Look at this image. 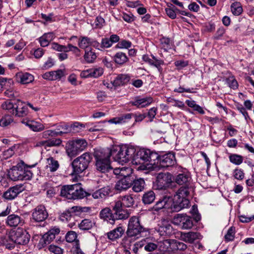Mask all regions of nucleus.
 <instances>
[{"instance_id":"dca6fc26","label":"nucleus","mask_w":254,"mask_h":254,"mask_svg":"<svg viewBox=\"0 0 254 254\" xmlns=\"http://www.w3.org/2000/svg\"><path fill=\"white\" fill-rule=\"evenodd\" d=\"M24 188L22 185H15L9 188L3 194L2 197L6 200H13L22 192Z\"/></svg>"},{"instance_id":"39448f33","label":"nucleus","mask_w":254,"mask_h":254,"mask_svg":"<svg viewBox=\"0 0 254 254\" xmlns=\"http://www.w3.org/2000/svg\"><path fill=\"white\" fill-rule=\"evenodd\" d=\"M39 136L41 138L44 139L37 142L36 146L43 147L45 149L49 147L59 146L62 142L60 138H56L54 137L57 136L56 135V130L48 129L44 130L40 134Z\"/></svg>"},{"instance_id":"423d86ee","label":"nucleus","mask_w":254,"mask_h":254,"mask_svg":"<svg viewBox=\"0 0 254 254\" xmlns=\"http://www.w3.org/2000/svg\"><path fill=\"white\" fill-rule=\"evenodd\" d=\"M92 159V155L88 152H85L75 159L71 163L73 175H77L85 171Z\"/></svg>"},{"instance_id":"2f4dec72","label":"nucleus","mask_w":254,"mask_h":254,"mask_svg":"<svg viewBox=\"0 0 254 254\" xmlns=\"http://www.w3.org/2000/svg\"><path fill=\"white\" fill-rule=\"evenodd\" d=\"M173 239H166L158 243L159 250L163 252H171L173 251Z\"/></svg>"},{"instance_id":"4d7b16f0","label":"nucleus","mask_w":254,"mask_h":254,"mask_svg":"<svg viewBox=\"0 0 254 254\" xmlns=\"http://www.w3.org/2000/svg\"><path fill=\"white\" fill-rule=\"evenodd\" d=\"M226 83L228 86L233 89H236L238 87V83L234 76L227 78Z\"/></svg>"},{"instance_id":"a18cd8bd","label":"nucleus","mask_w":254,"mask_h":254,"mask_svg":"<svg viewBox=\"0 0 254 254\" xmlns=\"http://www.w3.org/2000/svg\"><path fill=\"white\" fill-rule=\"evenodd\" d=\"M94 225V223L88 219L82 220L78 224L79 228L83 230H89L92 228Z\"/></svg>"},{"instance_id":"7c9ffc66","label":"nucleus","mask_w":254,"mask_h":254,"mask_svg":"<svg viewBox=\"0 0 254 254\" xmlns=\"http://www.w3.org/2000/svg\"><path fill=\"white\" fill-rule=\"evenodd\" d=\"M171 202V198L166 196L164 197L162 199H160L153 206V209L155 211H158L163 208L170 209V203Z\"/></svg>"},{"instance_id":"cd10ccee","label":"nucleus","mask_w":254,"mask_h":254,"mask_svg":"<svg viewBox=\"0 0 254 254\" xmlns=\"http://www.w3.org/2000/svg\"><path fill=\"white\" fill-rule=\"evenodd\" d=\"M15 112L14 116L17 117H24L28 115L29 110L28 105L19 100L17 101V105L15 107Z\"/></svg>"},{"instance_id":"c85d7f7f","label":"nucleus","mask_w":254,"mask_h":254,"mask_svg":"<svg viewBox=\"0 0 254 254\" xmlns=\"http://www.w3.org/2000/svg\"><path fill=\"white\" fill-rule=\"evenodd\" d=\"M109 186L103 187L94 191L92 195L94 199H103L107 197L111 193Z\"/></svg>"},{"instance_id":"aec40b11","label":"nucleus","mask_w":254,"mask_h":254,"mask_svg":"<svg viewBox=\"0 0 254 254\" xmlns=\"http://www.w3.org/2000/svg\"><path fill=\"white\" fill-rule=\"evenodd\" d=\"M21 123L29 127V128L35 132H40L45 129V126L40 122L34 120H29L23 119Z\"/></svg>"},{"instance_id":"bb28decb","label":"nucleus","mask_w":254,"mask_h":254,"mask_svg":"<svg viewBox=\"0 0 254 254\" xmlns=\"http://www.w3.org/2000/svg\"><path fill=\"white\" fill-rule=\"evenodd\" d=\"M15 78L18 82L23 84H28L34 80V76L28 72H18L15 75Z\"/></svg>"},{"instance_id":"6ab92c4d","label":"nucleus","mask_w":254,"mask_h":254,"mask_svg":"<svg viewBox=\"0 0 254 254\" xmlns=\"http://www.w3.org/2000/svg\"><path fill=\"white\" fill-rule=\"evenodd\" d=\"M201 237L199 233L193 231L181 232L180 234V238L182 241L190 244L193 243L197 239H200Z\"/></svg>"},{"instance_id":"72a5a7b5","label":"nucleus","mask_w":254,"mask_h":254,"mask_svg":"<svg viewBox=\"0 0 254 254\" xmlns=\"http://www.w3.org/2000/svg\"><path fill=\"white\" fill-rule=\"evenodd\" d=\"M130 80V76L128 74H121L114 79V83L116 88L127 84Z\"/></svg>"},{"instance_id":"a211bd4d","label":"nucleus","mask_w":254,"mask_h":254,"mask_svg":"<svg viewBox=\"0 0 254 254\" xmlns=\"http://www.w3.org/2000/svg\"><path fill=\"white\" fill-rule=\"evenodd\" d=\"M191 180V177L189 172L186 169H183L181 173L177 175L174 180L179 185L188 186V183Z\"/></svg>"},{"instance_id":"6e6d98bb","label":"nucleus","mask_w":254,"mask_h":254,"mask_svg":"<svg viewBox=\"0 0 254 254\" xmlns=\"http://www.w3.org/2000/svg\"><path fill=\"white\" fill-rule=\"evenodd\" d=\"M233 177L238 180H243L245 177V173L243 170L240 168H236L233 173Z\"/></svg>"},{"instance_id":"f8f14e48","label":"nucleus","mask_w":254,"mask_h":254,"mask_svg":"<svg viewBox=\"0 0 254 254\" xmlns=\"http://www.w3.org/2000/svg\"><path fill=\"white\" fill-rule=\"evenodd\" d=\"M172 222L176 225L180 226L182 229H190L193 225L192 218L184 214H177L174 217Z\"/></svg>"},{"instance_id":"4468645a","label":"nucleus","mask_w":254,"mask_h":254,"mask_svg":"<svg viewBox=\"0 0 254 254\" xmlns=\"http://www.w3.org/2000/svg\"><path fill=\"white\" fill-rule=\"evenodd\" d=\"M171 203L170 209L174 212H179L190 205V201L188 198L179 197L177 195L174 196Z\"/></svg>"},{"instance_id":"c756f323","label":"nucleus","mask_w":254,"mask_h":254,"mask_svg":"<svg viewBox=\"0 0 254 254\" xmlns=\"http://www.w3.org/2000/svg\"><path fill=\"white\" fill-rule=\"evenodd\" d=\"M64 76V72L62 70L51 71L46 72L43 74L42 77L45 79L49 80H56L60 79Z\"/></svg>"},{"instance_id":"13d9d810","label":"nucleus","mask_w":254,"mask_h":254,"mask_svg":"<svg viewBox=\"0 0 254 254\" xmlns=\"http://www.w3.org/2000/svg\"><path fill=\"white\" fill-rule=\"evenodd\" d=\"M76 238L77 234L73 231L68 232L65 235L66 241L68 243L78 241V240H76Z\"/></svg>"},{"instance_id":"ddd939ff","label":"nucleus","mask_w":254,"mask_h":254,"mask_svg":"<svg viewBox=\"0 0 254 254\" xmlns=\"http://www.w3.org/2000/svg\"><path fill=\"white\" fill-rule=\"evenodd\" d=\"M172 182V176L170 173H159L157 176L154 186L157 190H165L170 186Z\"/></svg>"},{"instance_id":"c03bdc74","label":"nucleus","mask_w":254,"mask_h":254,"mask_svg":"<svg viewBox=\"0 0 254 254\" xmlns=\"http://www.w3.org/2000/svg\"><path fill=\"white\" fill-rule=\"evenodd\" d=\"M114 59L115 63L119 64H123L126 63L128 60V58L126 54L123 52L117 53L114 56Z\"/></svg>"},{"instance_id":"1a4fd4ad","label":"nucleus","mask_w":254,"mask_h":254,"mask_svg":"<svg viewBox=\"0 0 254 254\" xmlns=\"http://www.w3.org/2000/svg\"><path fill=\"white\" fill-rule=\"evenodd\" d=\"M30 237V235L22 228L10 231L8 234V238L10 240L15 244L21 245L27 244Z\"/></svg>"},{"instance_id":"7ed1b4c3","label":"nucleus","mask_w":254,"mask_h":254,"mask_svg":"<svg viewBox=\"0 0 254 254\" xmlns=\"http://www.w3.org/2000/svg\"><path fill=\"white\" fill-rule=\"evenodd\" d=\"M35 165L26 166L23 161H21L16 166H13L8 172V176L12 181L30 180L33 174L28 169L29 167H34Z\"/></svg>"},{"instance_id":"ea45409f","label":"nucleus","mask_w":254,"mask_h":254,"mask_svg":"<svg viewBox=\"0 0 254 254\" xmlns=\"http://www.w3.org/2000/svg\"><path fill=\"white\" fill-rule=\"evenodd\" d=\"M17 105V101L13 103L9 101H6L1 104V108L5 110H7L9 113L14 115L15 109Z\"/></svg>"},{"instance_id":"69168bd1","label":"nucleus","mask_w":254,"mask_h":254,"mask_svg":"<svg viewBox=\"0 0 254 254\" xmlns=\"http://www.w3.org/2000/svg\"><path fill=\"white\" fill-rule=\"evenodd\" d=\"M71 209L73 212H76L77 215H80V212H86L90 210L88 207L73 206Z\"/></svg>"},{"instance_id":"f3484780","label":"nucleus","mask_w":254,"mask_h":254,"mask_svg":"<svg viewBox=\"0 0 254 254\" xmlns=\"http://www.w3.org/2000/svg\"><path fill=\"white\" fill-rule=\"evenodd\" d=\"M123 207L121 206L120 203H115L113 206L115 221L116 220L126 219L129 217V213L128 211L123 209Z\"/></svg>"},{"instance_id":"3c124183","label":"nucleus","mask_w":254,"mask_h":254,"mask_svg":"<svg viewBox=\"0 0 254 254\" xmlns=\"http://www.w3.org/2000/svg\"><path fill=\"white\" fill-rule=\"evenodd\" d=\"M51 235L48 233L45 234L42 238L39 241V245H41L42 247H44L45 245L49 244L55 238L53 236H50Z\"/></svg>"},{"instance_id":"37998d69","label":"nucleus","mask_w":254,"mask_h":254,"mask_svg":"<svg viewBox=\"0 0 254 254\" xmlns=\"http://www.w3.org/2000/svg\"><path fill=\"white\" fill-rule=\"evenodd\" d=\"M155 198L154 191L152 190L145 192L142 196V202L145 204H149L153 202Z\"/></svg>"},{"instance_id":"473e14b6","label":"nucleus","mask_w":254,"mask_h":254,"mask_svg":"<svg viewBox=\"0 0 254 254\" xmlns=\"http://www.w3.org/2000/svg\"><path fill=\"white\" fill-rule=\"evenodd\" d=\"M76 143H74L73 141L69 142L66 145V152L68 156L70 157L77 155L80 152L78 149L79 147Z\"/></svg>"},{"instance_id":"4c0bfd02","label":"nucleus","mask_w":254,"mask_h":254,"mask_svg":"<svg viewBox=\"0 0 254 254\" xmlns=\"http://www.w3.org/2000/svg\"><path fill=\"white\" fill-rule=\"evenodd\" d=\"M160 42L162 48L166 51L171 49L174 46L173 39L166 37H163L160 39Z\"/></svg>"},{"instance_id":"5fc2aeb1","label":"nucleus","mask_w":254,"mask_h":254,"mask_svg":"<svg viewBox=\"0 0 254 254\" xmlns=\"http://www.w3.org/2000/svg\"><path fill=\"white\" fill-rule=\"evenodd\" d=\"M235 228L234 227H231L226 234L225 236V241L226 242L232 241L235 238Z\"/></svg>"},{"instance_id":"e2e57ef3","label":"nucleus","mask_w":254,"mask_h":254,"mask_svg":"<svg viewBox=\"0 0 254 254\" xmlns=\"http://www.w3.org/2000/svg\"><path fill=\"white\" fill-rule=\"evenodd\" d=\"M153 64H151V65H153L156 67L157 68L158 71L161 73L162 71V68L161 66V65L164 64V61L162 60L156 59L154 56H153Z\"/></svg>"},{"instance_id":"a878e982","label":"nucleus","mask_w":254,"mask_h":254,"mask_svg":"<svg viewBox=\"0 0 254 254\" xmlns=\"http://www.w3.org/2000/svg\"><path fill=\"white\" fill-rule=\"evenodd\" d=\"M153 102V99L151 97L141 98L137 97L133 101L131 102L133 106H136L138 108H144L148 106Z\"/></svg>"},{"instance_id":"b1692460","label":"nucleus","mask_w":254,"mask_h":254,"mask_svg":"<svg viewBox=\"0 0 254 254\" xmlns=\"http://www.w3.org/2000/svg\"><path fill=\"white\" fill-rule=\"evenodd\" d=\"M132 184V180L130 177L123 178L116 184L115 189L119 191L126 190L128 189Z\"/></svg>"},{"instance_id":"774afa93","label":"nucleus","mask_w":254,"mask_h":254,"mask_svg":"<svg viewBox=\"0 0 254 254\" xmlns=\"http://www.w3.org/2000/svg\"><path fill=\"white\" fill-rule=\"evenodd\" d=\"M143 245H144V250L146 251L149 252H151L155 250L158 247V245H157L156 243L152 242H148L146 244Z\"/></svg>"},{"instance_id":"603ef678","label":"nucleus","mask_w":254,"mask_h":254,"mask_svg":"<svg viewBox=\"0 0 254 254\" xmlns=\"http://www.w3.org/2000/svg\"><path fill=\"white\" fill-rule=\"evenodd\" d=\"M173 251L176 250L184 251L187 248V246L183 242L173 239Z\"/></svg>"},{"instance_id":"680f3d73","label":"nucleus","mask_w":254,"mask_h":254,"mask_svg":"<svg viewBox=\"0 0 254 254\" xmlns=\"http://www.w3.org/2000/svg\"><path fill=\"white\" fill-rule=\"evenodd\" d=\"M91 77L97 78L103 73L102 68H90Z\"/></svg>"},{"instance_id":"bf43d9fd","label":"nucleus","mask_w":254,"mask_h":254,"mask_svg":"<svg viewBox=\"0 0 254 254\" xmlns=\"http://www.w3.org/2000/svg\"><path fill=\"white\" fill-rule=\"evenodd\" d=\"M13 121L11 117L9 115H5L0 120V126L6 127L9 125Z\"/></svg>"},{"instance_id":"0eeeda50","label":"nucleus","mask_w":254,"mask_h":254,"mask_svg":"<svg viewBox=\"0 0 254 254\" xmlns=\"http://www.w3.org/2000/svg\"><path fill=\"white\" fill-rule=\"evenodd\" d=\"M84 191L80 184L65 185L62 187L61 195L68 199H81L84 196Z\"/></svg>"},{"instance_id":"2eb2a0df","label":"nucleus","mask_w":254,"mask_h":254,"mask_svg":"<svg viewBox=\"0 0 254 254\" xmlns=\"http://www.w3.org/2000/svg\"><path fill=\"white\" fill-rule=\"evenodd\" d=\"M48 217V213L43 205H40L35 207L32 211L31 220L36 222L44 221Z\"/></svg>"},{"instance_id":"6e6552de","label":"nucleus","mask_w":254,"mask_h":254,"mask_svg":"<svg viewBox=\"0 0 254 254\" xmlns=\"http://www.w3.org/2000/svg\"><path fill=\"white\" fill-rule=\"evenodd\" d=\"M11 211L10 205H7L5 208L0 212V217L8 216L5 223L11 227H16L18 226H22L24 224V220L20 216L15 214H10Z\"/></svg>"},{"instance_id":"f704fd0d","label":"nucleus","mask_w":254,"mask_h":254,"mask_svg":"<svg viewBox=\"0 0 254 254\" xmlns=\"http://www.w3.org/2000/svg\"><path fill=\"white\" fill-rule=\"evenodd\" d=\"M133 116V114L128 113L122 115V116L114 118L109 121V122L112 124H124L128 122Z\"/></svg>"},{"instance_id":"338daca9","label":"nucleus","mask_w":254,"mask_h":254,"mask_svg":"<svg viewBox=\"0 0 254 254\" xmlns=\"http://www.w3.org/2000/svg\"><path fill=\"white\" fill-rule=\"evenodd\" d=\"M131 42L125 40L120 41L117 46L120 49H128L131 46Z\"/></svg>"},{"instance_id":"412c9836","label":"nucleus","mask_w":254,"mask_h":254,"mask_svg":"<svg viewBox=\"0 0 254 254\" xmlns=\"http://www.w3.org/2000/svg\"><path fill=\"white\" fill-rule=\"evenodd\" d=\"M159 225L158 232L161 235L169 236L173 233V227L169 221L162 220Z\"/></svg>"},{"instance_id":"0e129e2a","label":"nucleus","mask_w":254,"mask_h":254,"mask_svg":"<svg viewBox=\"0 0 254 254\" xmlns=\"http://www.w3.org/2000/svg\"><path fill=\"white\" fill-rule=\"evenodd\" d=\"M72 217L71 212L66 210L60 215V219L63 222H66L70 220Z\"/></svg>"},{"instance_id":"a19ab883","label":"nucleus","mask_w":254,"mask_h":254,"mask_svg":"<svg viewBox=\"0 0 254 254\" xmlns=\"http://www.w3.org/2000/svg\"><path fill=\"white\" fill-rule=\"evenodd\" d=\"M132 190L134 191L138 192L141 191L144 188L145 182L143 179L139 178L132 182Z\"/></svg>"},{"instance_id":"58836bf2","label":"nucleus","mask_w":254,"mask_h":254,"mask_svg":"<svg viewBox=\"0 0 254 254\" xmlns=\"http://www.w3.org/2000/svg\"><path fill=\"white\" fill-rule=\"evenodd\" d=\"M92 125V123H91L82 124L79 122H75L69 126V127H71V132H78L81 131L83 128L89 127Z\"/></svg>"},{"instance_id":"09e8293b","label":"nucleus","mask_w":254,"mask_h":254,"mask_svg":"<svg viewBox=\"0 0 254 254\" xmlns=\"http://www.w3.org/2000/svg\"><path fill=\"white\" fill-rule=\"evenodd\" d=\"M97 58L96 53L91 50H86L85 52L84 59L87 63H92Z\"/></svg>"},{"instance_id":"e433bc0d","label":"nucleus","mask_w":254,"mask_h":254,"mask_svg":"<svg viewBox=\"0 0 254 254\" xmlns=\"http://www.w3.org/2000/svg\"><path fill=\"white\" fill-rule=\"evenodd\" d=\"M59 163L57 160L53 157L47 159L46 169L48 171L54 172L59 168Z\"/></svg>"},{"instance_id":"f257e3e1","label":"nucleus","mask_w":254,"mask_h":254,"mask_svg":"<svg viewBox=\"0 0 254 254\" xmlns=\"http://www.w3.org/2000/svg\"><path fill=\"white\" fill-rule=\"evenodd\" d=\"M94 156L95 159L96 169L101 173H106L112 168L111 166L110 148L95 149Z\"/></svg>"},{"instance_id":"f03ea898","label":"nucleus","mask_w":254,"mask_h":254,"mask_svg":"<svg viewBox=\"0 0 254 254\" xmlns=\"http://www.w3.org/2000/svg\"><path fill=\"white\" fill-rule=\"evenodd\" d=\"M111 156L115 160L120 163H125L130 159H133V155L135 154L136 150L134 147L127 145L121 146H114L110 148Z\"/></svg>"},{"instance_id":"49530a36","label":"nucleus","mask_w":254,"mask_h":254,"mask_svg":"<svg viewBox=\"0 0 254 254\" xmlns=\"http://www.w3.org/2000/svg\"><path fill=\"white\" fill-rule=\"evenodd\" d=\"M229 159L231 163L236 165H239L243 162V157L237 154H230Z\"/></svg>"},{"instance_id":"20e7f679","label":"nucleus","mask_w":254,"mask_h":254,"mask_svg":"<svg viewBox=\"0 0 254 254\" xmlns=\"http://www.w3.org/2000/svg\"><path fill=\"white\" fill-rule=\"evenodd\" d=\"M136 154L133 155V160H138V161H142L149 166L148 168L155 169L157 163H158V153L145 148H141L137 150Z\"/></svg>"},{"instance_id":"4be33fe9","label":"nucleus","mask_w":254,"mask_h":254,"mask_svg":"<svg viewBox=\"0 0 254 254\" xmlns=\"http://www.w3.org/2000/svg\"><path fill=\"white\" fill-rule=\"evenodd\" d=\"M125 232V229L121 224L114 229L106 233L107 238L111 241H115L121 238Z\"/></svg>"},{"instance_id":"79ce46f5","label":"nucleus","mask_w":254,"mask_h":254,"mask_svg":"<svg viewBox=\"0 0 254 254\" xmlns=\"http://www.w3.org/2000/svg\"><path fill=\"white\" fill-rule=\"evenodd\" d=\"M53 33H45L44 34L39 38V41L42 47L47 46L52 40L53 35Z\"/></svg>"},{"instance_id":"c9c22d12","label":"nucleus","mask_w":254,"mask_h":254,"mask_svg":"<svg viewBox=\"0 0 254 254\" xmlns=\"http://www.w3.org/2000/svg\"><path fill=\"white\" fill-rule=\"evenodd\" d=\"M56 130V135L57 136H62L64 134H67L71 132V127L65 123H60L57 125Z\"/></svg>"},{"instance_id":"5701e85b","label":"nucleus","mask_w":254,"mask_h":254,"mask_svg":"<svg viewBox=\"0 0 254 254\" xmlns=\"http://www.w3.org/2000/svg\"><path fill=\"white\" fill-rule=\"evenodd\" d=\"M134 197L133 195L131 194H127V195L120 196L119 200L116 201L115 203H120L121 206H124L125 207H130L134 205Z\"/></svg>"},{"instance_id":"864d4df0","label":"nucleus","mask_w":254,"mask_h":254,"mask_svg":"<svg viewBox=\"0 0 254 254\" xmlns=\"http://www.w3.org/2000/svg\"><path fill=\"white\" fill-rule=\"evenodd\" d=\"M12 83L13 81L10 78L0 77V91L6 89L7 86H9Z\"/></svg>"},{"instance_id":"393cba45","label":"nucleus","mask_w":254,"mask_h":254,"mask_svg":"<svg viewBox=\"0 0 254 254\" xmlns=\"http://www.w3.org/2000/svg\"><path fill=\"white\" fill-rule=\"evenodd\" d=\"M99 217L111 224H114L115 223L114 213H113L111 209L109 207H106L101 210L99 213Z\"/></svg>"},{"instance_id":"9d476101","label":"nucleus","mask_w":254,"mask_h":254,"mask_svg":"<svg viewBox=\"0 0 254 254\" xmlns=\"http://www.w3.org/2000/svg\"><path fill=\"white\" fill-rule=\"evenodd\" d=\"M144 231V229L140 225L138 217L133 216L129 219L127 231L128 237L137 236Z\"/></svg>"},{"instance_id":"052dcab7","label":"nucleus","mask_w":254,"mask_h":254,"mask_svg":"<svg viewBox=\"0 0 254 254\" xmlns=\"http://www.w3.org/2000/svg\"><path fill=\"white\" fill-rule=\"evenodd\" d=\"M49 251L54 254H63L64 250L61 247L51 244L49 246Z\"/></svg>"},{"instance_id":"de8ad7c7","label":"nucleus","mask_w":254,"mask_h":254,"mask_svg":"<svg viewBox=\"0 0 254 254\" xmlns=\"http://www.w3.org/2000/svg\"><path fill=\"white\" fill-rule=\"evenodd\" d=\"M232 13L235 15H240L243 12L242 5L239 2H234L231 5Z\"/></svg>"},{"instance_id":"9b49d317","label":"nucleus","mask_w":254,"mask_h":254,"mask_svg":"<svg viewBox=\"0 0 254 254\" xmlns=\"http://www.w3.org/2000/svg\"><path fill=\"white\" fill-rule=\"evenodd\" d=\"M159 156L158 163L155 165L156 166V169L167 168L176 164L175 154L172 152H168Z\"/></svg>"},{"instance_id":"8fccbe9b","label":"nucleus","mask_w":254,"mask_h":254,"mask_svg":"<svg viewBox=\"0 0 254 254\" xmlns=\"http://www.w3.org/2000/svg\"><path fill=\"white\" fill-rule=\"evenodd\" d=\"M188 186L181 187L174 195H177L179 197L187 198L190 193Z\"/></svg>"}]
</instances>
